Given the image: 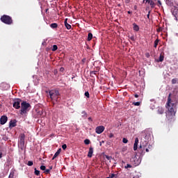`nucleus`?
<instances>
[{
  "label": "nucleus",
  "mask_w": 178,
  "mask_h": 178,
  "mask_svg": "<svg viewBox=\"0 0 178 178\" xmlns=\"http://www.w3.org/2000/svg\"><path fill=\"white\" fill-rule=\"evenodd\" d=\"M176 104H178V91L175 90L172 94L170 93L168 97V113L171 115H176Z\"/></svg>",
  "instance_id": "obj_1"
},
{
  "label": "nucleus",
  "mask_w": 178,
  "mask_h": 178,
  "mask_svg": "<svg viewBox=\"0 0 178 178\" xmlns=\"http://www.w3.org/2000/svg\"><path fill=\"white\" fill-rule=\"evenodd\" d=\"M149 138H151V132H149V131H142L140 138V148H145V147L148 145Z\"/></svg>",
  "instance_id": "obj_2"
},
{
  "label": "nucleus",
  "mask_w": 178,
  "mask_h": 178,
  "mask_svg": "<svg viewBox=\"0 0 178 178\" xmlns=\"http://www.w3.org/2000/svg\"><path fill=\"white\" fill-rule=\"evenodd\" d=\"M49 95L52 101L58 102L60 93H59V90H51L49 91Z\"/></svg>",
  "instance_id": "obj_3"
},
{
  "label": "nucleus",
  "mask_w": 178,
  "mask_h": 178,
  "mask_svg": "<svg viewBox=\"0 0 178 178\" xmlns=\"http://www.w3.org/2000/svg\"><path fill=\"white\" fill-rule=\"evenodd\" d=\"M29 108H31V104H30V103H27L26 101H23L21 103L20 115H24L27 113Z\"/></svg>",
  "instance_id": "obj_4"
},
{
  "label": "nucleus",
  "mask_w": 178,
  "mask_h": 178,
  "mask_svg": "<svg viewBox=\"0 0 178 178\" xmlns=\"http://www.w3.org/2000/svg\"><path fill=\"white\" fill-rule=\"evenodd\" d=\"M1 22L4 23V24L10 25L13 24V19H12V17L6 15H3L0 18Z\"/></svg>",
  "instance_id": "obj_5"
},
{
  "label": "nucleus",
  "mask_w": 178,
  "mask_h": 178,
  "mask_svg": "<svg viewBox=\"0 0 178 178\" xmlns=\"http://www.w3.org/2000/svg\"><path fill=\"white\" fill-rule=\"evenodd\" d=\"M130 161L132 165H134V166H138V165L141 163V161H143V159L140 157L138 154H136L134 156L131 158Z\"/></svg>",
  "instance_id": "obj_6"
},
{
  "label": "nucleus",
  "mask_w": 178,
  "mask_h": 178,
  "mask_svg": "<svg viewBox=\"0 0 178 178\" xmlns=\"http://www.w3.org/2000/svg\"><path fill=\"white\" fill-rule=\"evenodd\" d=\"M141 147V145H140L139 146V152L138 154H136V155H138V156H140V158L143 159V156L145 155V152H149V149H148L147 147Z\"/></svg>",
  "instance_id": "obj_7"
},
{
  "label": "nucleus",
  "mask_w": 178,
  "mask_h": 178,
  "mask_svg": "<svg viewBox=\"0 0 178 178\" xmlns=\"http://www.w3.org/2000/svg\"><path fill=\"white\" fill-rule=\"evenodd\" d=\"M24 140H26V135L24 134H21L19 136V147L22 151L24 149Z\"/></svg>",
  "instance_id": "obj_8"
},
{
  "label": "nucleus",
  "mask_w": 178,
  "mask_h": 178,
  "mask_svg": "<svg viewBox=\"0 0 178 178\" xmlns=\"http://www.w3.org/2000/svg\"><path fill=\"white\" fill-rule=\"evenodd\" d=\"M21 103H22V99L15 98L13 100V108H15V109H20V108H21L20 104Z\"/></svg>",
  "instance_id": "obj_9"
},
{
  "label": "nucleus",
  "mask_w": 178,
  "mask_h": 178,
  "mask_svg": "<svg viewBox=\"0 0 178 178\" xmlns=\"http://www.w3.org/2000/svg\"><path fill=\"white\" fill-rule=\"evenodd\" d=\"M104 130H105V127L100 125L96 127L95 133H97V134H102Z\"/></svg>",
  "instance_id": "obj_10"
},
{
  "label": "nucleus",
  "mask_w": 178,
  "mask_h": 178,
  "mask_svg": "<svg viewBox=\"0 0 178 178\" xmlns=\"http://www.w3.org/2000/svg\"><path fill=\"white\" fill-rule=\"evenodd\" d=\"M10 87V86H9V84H8L6 83H1L0 85L1 90H3L4 91L6 90H9Z\"/></svg>",
  "instance_id": "obj_11"
},
{
  "label": "nucleus",
  "mask_w": 178,
  "mask_h": 178,
  "mask_svg": "<svg viewBox=\"0 0 178 178\" xmlns=\"http://www.w3.org/2000/svg\"><path fill=\"white\" fill-rule=\"evenodd\" d=\"M144 2H145V3H149L152 9H154V8H155V6L156 5L155 2H154V1L152 0H143V3Z\"/></svg>",
  "instance_id": "obj_12"
},
{
  "label": "nucleus",
  "mask_w": 178,
  "mask_h": 178,
  "mask_svg": "<svg viewBox=\"0 0 178 178\" xmlns=\"http://www.w3.org/2000/svg\"><path fill=\"white\" fill-rule=\"evenodd\" d=\"M17 123V120H11L9 122V128L10 129H13V127H16Z\"/></svg>",
  "instance_id": "obj_13"
},
{
  "label": "nucleus",
  "mask_w": 178,
  "mask_h": 178,
  "mask_svg": "<svg viewBox=\"0 0 178 178\" xmlns=\"http://www.w3.org/2000/svg\"><path fill=\"white\" fill-rule=\"evenodd\" d=\"M8 122V116L2 115L0 118V124H5Z\"/></svg>",
  "instance_id": "obj_14"
},
{
  "label": "nucleus",
  "mask_w": 178,
  "mask_h": 178,
  "mask_svg": "<svg viewBox=\"0 0 178 178\" xmlns=\"http://www.w3.org/2000/svg\"><path fill=\"white\" fill-rule=\"evenodd\" d=\"M138 143H139L138 138H136L135 142L134 144V151H137V149H138Z\"/></svg>",
  "instance_id": "obj_15"
},
{
  "label": "nucleus",
  "mask_w": 178,
  "mask_h": 178,
  "mask_svg": "<svg viewBox=\"0 0 178 178\" xmlns=\"http://www.w3.org/2000/svg\"><path fill=\"white\" fill-rule=\"evenodd\" d=\"M92 154H94V148L90 147L88 153V158H92Z\"/></svg>",
  "instance_id": "obj_16"
},
{
  "label": "nucleus",
  "mask_w": 178,
  "mask_h": 178,
  "mask_svg": "<svg viewBox=\"0 0 178 178\" xmlns=\"http://www.w3.org/2000/svg\"><path fill=\"white\" fill-rule=\"evenodd\" d=\"M157 113L158 115H163L165 113V109L163 107L159 106L157 108Z\"/></svg>",
  "instance_id": "obj_17"
},
{
  "label": "nucleus",
  "mask_w": 178,
  "mask_h": 178,
  "mask_svg": "<svg viewBox=\"0 0 178 178\" xmlns=\"http://www.w3.org/2000/svg\"><path fill=\"white\" fill-rule=\"evenodd\" d=\"M65 26L66 27L67 30H70L72 29V25L67 23V18H66L64 21Z\"/></svg>",
  "instance_id": "obj_18"
},
{
  "label": "nucleus",
  "mask_w": 178,
  "mask_h": 178,
  "mask_svg": "<svg viewBox=\"0 0 178 178\" xmlns=\"http://www.w3.org/2000/svg\"><path fill=\"white\" fill-rule=\"evenodd\" d=\"M62 152V149L59 148L57 152L54 154L52 160L54 161V159H55V158L58 157L59 156V154H60V152Z\"/></svg>",
  "instance_id": "obj_19"
},
{
  "label": "nucleus",
  "mask_w": 178,
  "mask_h": 178,
  "mask_svg": "<svg viewBox=\"0 0 178 178\" xmlns=\"http://www.w3.org/2000/svg\"><path fill=\"white\" fill-rule=\"evenodd\" d=\"M163 59H165V56L162 54H160L159 58L155 60L157 62V63H159V62H163Z\"/></svg>",
  "instance_id": "obj_20"
},
{
  "label": "nucleus",
  "mask_w": 178,
  "mask_h": 178,
  "mask_svg": "<svg viewBox=\"0 0 178 178\" xmlns=\"http://www.w3.org/2000/svg\"><path fill=\"white\" fill-rule=\"evenodd\" d=\"M133 30L134 31H140V26H138V25H137V24L134 23L133 24Z\"/></svg>",
  "instance_id": "obj_21"
},
{
  "label": "nucleus",
  "mask_w": 178,
  "mask_h": 178,
  "mask_svg": "<svg viewBox=\"0 0 178 178\" xmlns=\"http://www.w3.org/2000/svg\"><path fill=\"white\" fill-rule=\"evenodd\" d=\"M33 83L35 84H38V83H40V80L38 79L37 75H33Z\"/></svg>",
  "instance_id": "obj_22"
},
{
  "label": "nucleus",
  "mask_w": 178,
  "mask_h": 178,
  "mask_svg": "<svg viewBox=\"0 0 178 178\" xmlns=\"http://www.w3.org/2000/svg\"><path fill=\"white\" fill-rule=\"evenodd\" d=\"M165 3L168 6H173V2L170 0H165Z\"/></svg>",
  "instance_id": "obj_23"
},
{
  "label": "nucleus",
  "mask_w": 178,
  "mask_h": 178,
  "mask_svg": "<svg viewBox=\"0 0 178 178\" xmlns=\"http://www.w3.org/2000/svg\"><path fill=\"white\" fill-rule=\"evenodd\" d=\"M51 29H58V24L57 23H52L50 24Z\"/></svg>",
  "instance_id": "obj_24"
},
{
  "label": "nucleus",
  "mask_w": 178,
  "mask_h": 178,
  "mask_svg": "<svg viewBox=\"0 0 178 178\" xmlns=\"http://www.w3.org/2000/svg\"><path fill=\"white\" fill-rule=\"evenodd\" d=\"M87 40H88V41H91L92 40V33H88Z\"/></svg>",
  "instance_id": "obj_25"
},
{
  "label": "nucleus",
  "mask_w": 178,
  "mask_h": 178,
  "mask_svg": "<svg viewBox=\"0 0 178 178\" xmlns=\"http://www.w3.org/2000/svg\"><path fill=\"white\" fill-rule=\"evenodd\" d=\"M40 170H37V168H34V174L35 176H40Z\"/></svg>",
  "instance_id": "obj_26"
},
{
  "label": "nucleus",
  "mask_w": 178,
  "mask_h": 178,
  "mask_svg": "<svg viewBox=\"0 0 178 178\" xmlns=\"http://www.w3.org/2000/svg\"><path fill=\"white\" fill-rule=\"evenodd\" d=\"M158 44H159V39H156L154 41V48H156V47H158Z\"/></svg>",
  "instance_id": "obj_27"
},
{
  "label": "nucleus",
  "mask_w": 178,
  "mask_h": 178,
  "mask_svg": "<svg viewBox=\"0 0 178 178\" xmlns=\"http://www.w3.org/2000/svg\"><path fill=\"white\" fill-rule=\"evenodd\" d=\"M57 50H58V45L54 44L51 51H53V52H55V51H57Z\"/></svg>",
  "instance_id": "obj_28"
},
{
  "label": "nucleus",
  "mask_w": 178,
  "mask_h": 178,
  "mask_svg": "<svg viewBox=\"0 0 178 178\" xmlns=\"http://www.w3.org/2000/svg\"><path fill=\"white\" fill-rule=\"evenodd\" d=\"M97 73H98V71H90V77H94V76H92V74H97Z\"/></svg>",
  "instance_id": "obj_29"
},
{
  "label": "nucleus",
  "mask_w": 178,
  "mask_h": 178,
  "mask_svg": "<svg viewBox=\"0 0 178 178\" xmlns=\"http://www.w3.org/2000/svg\"><path fill=\"white\" fill-rule=\"evenodd\" d=\"M90 143H91L90 139H85L84 140V144H86V145H88L90 144Z\"/></svg>",
  "instance_id": "obj_30"
},
{
  "label": "nucleus",
  "mask_w": 178,
  "mask_h": 178,
  "mask_svg": "<svg viewBox=\"0 0 178 178\" xmlns=\"http://www.w3.org/2000/svg\"><path fill=\"white\" fill-rule=\"evenodd\" d=\"M27 165L28 166H33V165H34V163L33 162V161H29Z\"/></svg>",
  "instance_id": "obj_31"
},
{
  "label": "nucleus",
  "mask_w": 178,
  "mask_h": 178,
  "mask_svg": "<svg viewBox=\"0 0 178 178\" xmlns=\"http://www.w3.org/2000/svg\"><path fill=\"white\" fill-rule=\"evenodd\" d=\"M81 114L83 115L82 118H87V112L86 111H82Z\"/></svg>",
  "instance_id": "obj_32"
},
{
  "label": "nucleus",
  "mask_w": 178,
  "mask_h": 178,
  "mask_svg": "<svg viewBox=\"0 0 178 178\" xmlns=\"http://www.w3.org/2000/svg\"><path fill=\"white\" fill-rule=\"evenodd\" d=\"M122 143L124 144H127V143H129V140H127V138H122Z\"/></svg>",
  "instance_id": "obj_33"
},
{
  "label": "nucleus",
  "mask_w": 178,
  "mask_h": 178,
  "mask_svg": "<svg viewBox=\"0 0 178 178\" xmlns=\"http://www.w3.org/2000/svg\"><path fill=\"white\" fill-rule=\"evenodd\" d=\"M84 95L86 98H90V92L88 91L85 92Z\"/></svg>",
  "instance_id": "obj_34"
},
{
  "label": "nucleus",
  "mask_w": 178,
  "mask_h": 178,
  "mask_svg": "<svg viewBox=\"0 0 178 178\" xmlns=\"http://www.w3.org/2000/svg\"><path fill=\"white\" fill-rule=\"evenodd\" d=\"M128 38L129 40H131V41H136V38H134V35L131 36L129 35Z\"/></svg>",
  "instance_id": "obj_35"
},
{
  "label": "nucleus",
  "mask_w": 178,
  "mask_h": 178,
  "mask_svg": "<svg viewBox=\"0 0 178 178\" xmlns=\"http://www.w3.org/2000/svg\"><path fill=\"white\" fill-rule=\"evenodd\" d=\"M171 83L172 84H176L177 83V79H172Z\"/></svg>",
  "instance_id": "obj_36"
},
{
  "label": "nucleus",
  "mask_w": 178,
  "mask_h": 178,
  "mask_svg": "<svg viewBox=\"0 0 178 178\" xmlns=\"http://www.w3.org/2000/svg\"><path fill=\"white\" fill-rule=\"evenodd\" d=\"M140 104L141 103L140 102H134V105L135 106H140Z\"/></svg>",
  "instance_id": "obj_37"
},
{
  "label": "nucleus",
  "mask_w": 178,
  "mask_h": 178,
  "mask_svg": "<svg viewBox=\"0 0 178 178\" xmlns=\"http://www.w3.org/2000/svg\"><path fill=\"white\" fill-rule=\"evenodd\" d=\"M40 170H44L45 171V170L47 169V167H45V165H41L40 167Z\"/></svg>",
  "instance_id": "obj_38"
},
{
  "label": "nucleus",
  "mask_w": 178,
  "mask_h": 178,
  "mask_svg": "<svg viewBox=\"0 0 178 178\" xmlns=\"http://www.w3.org/2000/svg\"><path fill=\"white\" fill-rule=\"evenodd\" d=\"M67 148V145L66 144L62 145V149L65 151Z\"/></svg>",
  "instance_id": "obj_39"
},
{
  "label": "nucleus",
  "mask_w": 178,
  "mask_h": 178,
  "mask_svg": "<svg viewBox=\"0 0 178 178\" xmlns=\"http://www.w3.org/2000/svg\"><path fill=\"white\" fill-rule=\"evenodd\" d=\"M125 169H129V168H132L131 164H127V165H125Z\"/></svg>",
  "instance_id": "obj_40"
},
{
  "label": "nucleus",
  "mask_w": 178,
  "mask_h": 178,
  "mask_svg": "<svg viewBox=\"0 0 178 178\" xmlns=\"http://www.w3.org/2000/svg\"><path fill=\"white\" fill-rule=\"evenodd\" d=\"M51 170L49 169H47L44 171V173H47L48 175V173H50Z\"/></svg>",
  "instance_id": "obj_41"
},
{
  "label": "nucleus",
  "mask_w": 178,
  "mask_h": 178,
  "mask_svg": "<svg viewBox=\"0 0 178 178\" xmlns=\"http://www.w3.org/2000/svg\"><path fill=\"white\" fill-rule=\"evenodd\" d=\"M114 136L115 135L113 133H111L108 136L109 138H113Z\"/></svg>",
  "instance_id": "obj_42"
},
{
  "label": "nucleus",
  "mask_w": 178,
  "mask_h": 178,
  "mask_svg": "<svg viewBox=\"0 0 178 178\" xmlns=\"http://www.w3.org/2000/svg\"><path fill=\"white\" fill-rule=\"evenodd\" d=\"M60 72H61V73H63V72H65V67H60Z\"/></svg>",
  "instance_id": "obj_43"
},
{
  "label": "nucleus",
  "mask_w": 178,
  "mask_h": 178,
  "mask_svg": "<svg viewBox=\"0 0 178 178\" xmlns=\"http://www.w3.org/2000/svg\"><path fill=\"white\" fill-rule=\"evenodd\" d=\"M106 159H108V161H111V159H112V156H109L108 155H106Z\"/></svg>",
  "instance_id": "obj_44"
},
{
  "label": "nucleus",
  "mask_w": 178,
  "mask_h": 178,
  "mask_svg": "<svg viewBox=\"0 0 178 178\" xmlns=\"http://www.w3.org/2000/svg\"><path fill=\"white\" fill-rule=\"evenodd\" d=\"M53 73H54V76H56V74H58V70H54L53 71Z\"/></svg>",
  "instance_id": "obj_45"
},
{
  "label": "nucleus",
  "mask_w": 178,
  "mask_h": 178,
  "mask_svg": "<svg viewBox=\"0 0 178 178\" xmlns=\"http://www.w3.org/2000/svg\"><path fill=\"white\" fill-rule=\"evenodd\" d=\"M8 178H13V172H10L9 176H8Z\"/></svg>",
  "instance_id": "obj_46"
},
{
  "label": "nucleus",
  "mask_w": 178,
  "mask_h": 178,
  "mask_svg": "<svg viewBox=\"0 0 178 178\" xmlns=\"http://www.w3.org/2000/svg\"><path fill=\"white\" fill-rule=\"evenodd\" d=\"M8 139H9V138H8L7 136H3V140L4 141H8Z\"/></svg>",
  "instance_id": "obj_47"
},
{
  "label": "nucleus",
  "mask_w": 178,
  "mask_h": 178,
  "mask_svg": "<svg viewBox=\"0 0 178 178\" xmlns=\"http://www.w3.org/2000/svg\"><path fill=\"white\" fill-rule=\"evenodd\" d=\"M146 148H148L149 151V149H152V146L151 145H149L148 147L147 146Z\"/></svg>",
  "instance_id": "obj_48"
},
{
  "label": "nucleus",
  "mask_w": 178,
  "mask_h": 178,
  "mask_svg": "<svg viewBox=\"0 0 178 178\" xmlns=\"http://www.w3.org/2000/svg\"><path fill=\"white\" fill-rule=\"evenodd\" d=\"M157 2L159 3L158 6H162V2H161V0H158Z\"/></svg>",
  "instance_id": "obj_49"
},
{
  "label": "nucleus",
  "mask_w": 178,
  "mask_h": 178,
  "mask_svg": "<svg viewBox=\"0 0 178 178\" xmlns=\"http://www.w3.org/2000/svg\"><path fill=\"white\" fill-rule=\"evenodd\" d=\"M145 56H146V58H149L151 56V55L149 54V53H146Z\"/></svg>",
  "instance_id": "obj_50"
},
{
  "label": "nucleus",
  "mask_w": 178,
  "mask_h": 178,
  "mask_svg": "<svg viewBox=\"0 0 178 178\" xmlns=\"http://www.w3.org/2000/svg\"><path fill=\"white\" fill-rule=\"evenodd\" d=\"M155 108V106L152 104L150 105V108H152V111H154V108Z\"/></svg>",
  "instance_id": "obj_51"
},
{
  "label": "nucleus",
  "mask_w": 178,
  "mask_h": 178,
  "mask_svg": "<svg viewBox=\"0 0 178 178\" xmlns=\"http://www.w3.org/2000/svg\"><path fill=\"white\" fill-rule=\"evenodd\" d=\"M150 14H151V11L149 10V11L148 12L147 15V19H149V15H150Z\"/></svg>",
  "instance_id": "obj_52"
},
{
  "label": "nucleus",
  "mask_w": 178,
  "mask_h": 178,
  "mask_svg": "<svg viewBox=\"0 0 178 178\" xmlns=\"http://www.w3.org/2000/svg\"><path fill=\"white\" fill-rule=\"evenodd\" d=\"M116 176V174H111V178H113Z\"/></svg>",
  "instance_id": "obj_53"
},
{
  "label": "nucleus",
  "mask_w": 178,
  "mask_h": 178,
  "mask_svg": "<svg viewBox=\"0 0 178 178\" xmlns=\"http://www.w3.org/2000/svg\"><path fill=\"white\" fill-rule=\"evenodd\" d=\"M86 58H83V59H82V63H86Z\"/></svg>",
  "instance_id": "obj_54"
},
{
  "label": "nucleus",
  "mask_w": 178,
  "mask_h": 178,
  "mask_svg": "<svg viewBox=\"0 0 178 178\" xmlns=\"http://www.w3.org/2000/svg\"><path fill=\"white\" fill-rule=\"evenodd\" d=\"M88 119L90 122H92V118L91 117H89Z\"/></svg>",
  "instance_id": "obj_55"
},
{
  "label": "nucleus",
  "mask_w": 178,
  "mask_h": 178,
  "mask_svg": "<svg viewBox=\"0 0 178 178\" xmlns=\"http://www.w3.org/2000/svg\"><path fill=\"white\" fill-rule=\"evenodd\" d=\"M47 44V42H45V40H44L42 42V45H45Z\"/></svg>",
  "instance_id": "obj_56"
},
{
  "label": "nucleus",
  "mask_w": 178,
  "mask_h": 178,
  "mask_svg": "<svg viewBox=\"0 0 178 178\" xmlns=\"http://www.w3.org/2000/svg\"><path fill=\"white\" fill-rule=\"evenodd\" d=\"M105 143V141L102 140V142L99 143V145H102V143Z\"/></svg>",
  "instance_id": "obj_57"
},
{
  "label": "nucleus",
  "mask_w": 178,
  "mask_h": 178,
  "mask_svg": "<svg viewBox=\"0 0 178 178\" xmlns=\"http://www.w3.org/2000/svg\"><path fill=\"white\" fill-rule=\"evenodd\" d=\"M132 12L131 11H127L128 15H131Z\"/></svg>",
  "instance_id": "obj_58"
},
{
  "label": "nucleus",
  "mask_w": 178,
  "mask_h": 178,
  "mask_svg": "<svg viewBox=\"0 0 178 178\" xmlns=\"http://www.w3.org/2000/svg\"><path fill=\"white\" fill-rule=\"evenodd\" d=\"M135 98H138V95L136 94L134 95Z\"/></svg>",
  "instance_id": "obj_59"
},
{
  "label": "nucleus",
  "mask_w": 178,
  "mask_h": 178,
  "mask_svg": "<svg viewBox=\"0 0 178 178\" xmlns=\"http://www.w3.org/2000/svg\"><path fill=\"white\" fill-rule=\"evenodd\" d=\"M150 101H151V102H155V99H150Z\"/></svg>",
  "instance_id": "obj_60"
},
{
  "label": "nucleus",
  "mask_w": 178,
  "mask_h": 178,
  "mask_svg": "<svg viewBox=\"0 0 178 178\" xmlns=\"http://www.w3.org/2000/svg\"><path fill=\"white\" fill-rule=\"evenodd\" d=\"M2 158V152L0 153V159Z\"/></svg>",
  "instance_id": "obj_61"
},
{
  "label": "nucleus",
  "mask_w": 178,
  "mask_h": 178,
  "mask_svg": "<svg viewBox=\"0 0 178 178\" xmlns=\"http://www.w3.org/2000/svg\"><path fill=\"white\" fill-rule=\"evenodd\" d=\"M129 2H130V0H126L127 3H129Z\"/></svg>",
  "instance_id": "obj_62"
},
{
  "label": "nucleus",
  "mask_w": 178,
  "mask_h": 178,
  "mask_svg": "<svg viewBox=\"0 0 178 178\" xmlns=\"http://www.w3.org/2000/svg\"><path fill=\"white\" fill-rule=\"evenodd\" d=\"M52 166H50L49 170H52Z\"/></svg>",
  "instance_id": "obj_63"
},
{
  "label": "nucleus",
  "mask_w": 178,
  "mask_h": 178,
  "mask_svg": "<svg viewBox=\"0 0 178 178\" xmlns=\"http://www.w3.org/2000/svg\"><path fill=\"white\" fill-rule=\"evenodd\" d=\"M134 9H135V10L137 9V6H134Z\"/></svg>",
  "instance_id": "obj_64"
}]
</instances>
